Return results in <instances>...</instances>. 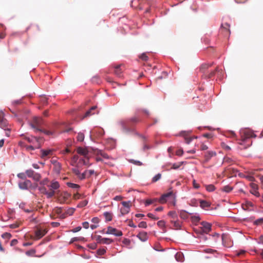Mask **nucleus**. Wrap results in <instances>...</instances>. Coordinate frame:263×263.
Listing matches in <instances>:
<instances>
[{
	"instance_id": "obj_57",
	"label": "nucleus",
	"mask_w": 263,
	"mask_h": 263,
	"mask_svg": "<svg viewBox=\"0 0 263 263\" xmlns=\"http://www.w3.org/2000/svg\"><path fill=\"white\" fill-rule=\"evenodd\" d=\"M41 101L43 104H46L47 103V98L45 97H41Z\"/></svg>"
},
{
	"instance_id": "obj_28",
	"label": "nucleus",
	"mask_w": 263,
	"mask_h": 263,
	"mask_svg": "<svg viewBox=\"0 0 263 263\" xmlns=\"http://www.w3.org/2000/svg\"><path fill=\"white\" fill-rule=\"evenodd\" d=\"M45 234L44 231H42L41 230H37L35 232V237L36 239H40L42 237H43Z\"/></svg>"
},
{
	"instance_id": "obj_43",
	"label": "nucleus",
	"mask_w": 263,
	"mask_h": 263,
	"mask_svg": "<svg viewBox=\"0 0 263 263\" xmlns=\"http://www.w3.org/2000/svg\"><path fill=\"white\" fill-rule=\"evenodd\" d=\"M83 239H84V238L82 237H73L71 239L70 243H72L74 241H81Z\"/></svg>"
},
{
	"instance_id": "obj_41",
	"label": "nucleus",
	"mask_w": 263,
	"mask_h": 263,
	"mask_svg": "<svg viewBox=\"0 0 263 263\" xmlns=\"http://www.w3.org/2000/svg\"><path fill=\"white\" fill-rule=\"evenodd\" d=\"M221 27L225 29L226 31H227L229 33H230V25L228 23H225L224 24H222L221 25Z\"/></svg>"
},
{
	"instance_id": "obj_9",
	"label": "nucleus",
	"mask_w": 263,
	"mask_h": 263,
	"mask_svg": "<svg viewBox=\"0 0 263 263\" xmlns=\"http://www.w3.org/2000/svg\"><path fill=\"white\" fill-rule=\"evenodd\" d=\"M170 200H174L173 194L171 192L162 195L159 199V202L161 203H164Z\"/></svg>"
},
{
	"instance_id": "obj_51",
	"label": "nucleus",
	"mask_w": 263,
	"mask_h": 263,
	"mask_svg": "<svg viewBox=\"0 0 263 263\" xmlns=\"http://www.w3.org/2000/svg\"><path fill=\"white\" fill-rule=\"evenodd\" d=\"M73 172L78 176V177L80 178V176H82V174L80 173L78 168L77 167H76L73 169Z\"/></svg>"
},
{
	"instance_id": "obj_22",
	"label": "nucleus",
	"mask_w": 263,
	"mask_h": 263,
	"mask_svg": "<svg viewBox=\"0 0 263 263\" xmlns=\"http://www.w3.org/2000/svg\"><path fill=\"white\" fill-rule=\"evenodd\" d=\"M97 108L96 106H93L91 107L88 110H87L85 115V117H89L92 115L95 114V112L93 111Z\"/></svg>"
},
{
	"instance_id": "obj_56",
	"label": "nucleus",
	"mask_w": 263,
	"mask_h": 263,
	"mask_svg": "<svg viewBox=\"0 0 263 263\" xmlns=\"http://www.w3.org/2000/svg\"><path fill=\"white\" fill-rule=\"evenodd\" d=\"M221 145H222L223 148H224V149L227 150V151L231 149L230 147L229 146L227 145L224 143H222Z\"/></svg>"
},
{
	"instance_id": "obj_58",
	"label": "nucleus",
	"mask_w": 263,
	"mask_h": 263,
	"mask_svg": "<svg viewBox=\"0 0 263 263\" xmlns=\"http://www.w3.org/2000/svg\"><path fill=\"white\" fill-rule=\"evenodd\" d=\"M81 230V227H77L75 228L74 229H73V230H72L71 231L73 233H76V232L80 231Z\"/></svg>"
},
{
	"instance_id": "obj_32",
	"label": "nucleus",
	"mask_w": 263,
	"mask_h": 263,
	"mask_svg": "<svg viewBox=\"0 0 263 263\" xmlns=\"http://www.w3.org/2000/svg\"><path fill=\"white\" fill-rule=\"evenodd\" d=\"M223 163H236L234 160L231 158H230L229 157H226L224 158L223 159Z\"/></svg>"
},
{
	"instance_id": "obj_50",
	"label": "nucleus",
	"mask_w": 263,
	"mask_h": 263,
	"mask_svg": "<svg viewBox=\"0 0 263 263\" xmlns=\"http://www.w3.org/2000/svg\"><path fill=\"white\" fill-rule=\"evenodd\" d=\"M138 227L139 228H145H145H147V223L145 221H141V222H140L139 223Z\"/></svg>"
},
{
	"instance_id": "obj_21",
	"label": "nucleus",
	"mask_w": 263,
	"mask_h": 263,
	"mask_svg": "<svg viewBox=\"0 0 263 263\" xmlns=\"http://www.w3.org/2000/svg\"><path fill=\"white\" fill-rule=\"evenodd\" d=\"M171 222L173 224V227L175 229H180L181 227V223L177 219L172 220Z\"/></svg>"
},
{
	"instance_id": "obj_35",
	"label": "nucleus",
	"mask_w": 263,
	"mask_h": 263,
	"mask_svg": "<svg viewBox=\"0 0 263 263\" xmlns=\"http://www.w3.org/2000/svg\"><path fill=\"white\" fill-rule=\"evenodd\" d=\"M157 201H159V199H157V198H155L153 199H147L145 201V206L149 205V204L154 203V202Z\"/></svg>"
},
{
	"instance_id": "obj_7",
	"label": "nucleus",
	"mask_w": 263,
	"mask_h": 263,
	"mask_svg": "<svg viewBox=\"0 0 263 263\" xmlns=\"http://www.w3.org/2000/svg\"><path fill=\"white\" fill-rule=\"evenodd\" d=\"M40 156L42 159H46L50 158L53 154V149H43L40 151Z\"/></svg>"
},
{
	"instance_id": "obj_30",
	"label": "nucleus",
	"mask_w": 263,
	"mask_h": 263,
	"mask_svg": "<svg viewBox=\"0 0 263 263\" xmlns=\"http://www.w3.org/2000/svg\"><path fill=\"white\" fill-rule=\"evenodd\" d=\"M104 216L107 221H109L112 220V216L111 213L108 212H105L104 213Z\"/></svg>"
},
{
	"instance_id": "obj_19",
	"label": "nucleus",
	"mask_w": 263,
	"mask_h": 263,
	"mask_svg": "<svg viewBox=\"0 0 263 263\" xmlns=\"http://www.w3.org/2000/svg\"><path fill=\"white\" fill-rule=\"evenodd\" d=\"M199 203L200 206L203 209H205V208L209 207L211 205L209 202L203 200H200Z\"/></svg>"
},
{
	"instance_id": "obj_15",
	"label": "nucleus",
	"mask_w": 263,
	"mask_h": 263,
	"mask_svg": "<svg viewBox=\"0 0 263 263\" xmlns=\"http://www.w3.org/2000/svg\"><path fill=\"white\" fill-rule=\"evenodd\" d=\"M137 237L142 241H145L148 239L147 234L146 232H141L137 235Z\"/></svg>"
},
{
	"instance_id": "obj_14",
	"label": "nucleus",
	"mask_w": 263,
	"mask_h": 263,
	"mask_svg": "<svg viewBox=\"0 0 263 263\" xmlns=\"http://www.w3.org/2000/svg\"><path fill=\"white\" fill-rule=\"evenodd\" d=\"M101 157H102L103 158H102L100 156H98L96 158V161L97 162H102L104 163L105 164H106L107 163V162L104 161V159H108V156L107 154L103 153L101 154Z\"/></svg>"
},
{
	"instance_id": "obj_1",
	"label": "nucleus",
	"mask_w": 263,
	"mask_h": 263,
	"mask_svg": "<svg viewBox=\"0 0 263 263\" xmlns=\"http://www.w3.org/2000/svg\"><path fill=\"white\" fill-rule=\"evenodd\" d=\"M43 124V120L42 118L34 117L33 118L32 121L30 123V125L31 126L32 128H34L36 131L43 132L47 135H53V132L49 130H43L41 128V127Z\"/></svg>"
},
{
	"instance_id": "obj_29",
	"label": "nucleus",
	"mask_w": 263,
	"mask_h": 263,
	"mask_svg": "<svg viewBox=\"0 0 263 263\" xmlns=\"http://www.w3.org/2000/svg\"><path fill=\"white\" fill-rule=\"evenodd\" d=\"M26 139L28 140V142H31L33 143L35 142L39 143V140H41V139L40 138H37L35 137H31L30 138L28 137V138H27Z\"/></svg>"
},
{
	"instance_id": "obj_23",
	"label": "nucleus",
	"mask_w": 263,
	"mask_h": 263,
	"mask_svg": "<svg viewBox=\"0 0 263 263\" xmlns=\"http://www.w3.org/2000/svg\"><path fill=\"white\" fill-rule=\"evenodd\" d=\"M158 226L161 228L164 232H166L165 222L164 220H159L157 222Z\"/></svg>"
},
{
	"instance_id": "obj_17",
	"label": "nucleus",
	"mask_w": 263,
	"mask_h": 263,
	"mask_svg": "<svg viewBox=\"0 0 263 263\" xmlns=\"http://www.w3.org/2000/svg\"><path fill=\"white\" fill-rule=\"evenodd\" d=\"M251 187H252V190L250 191L251 193L253 194V195H254L256 197H259V193L257 191V185L255 184H254V183H252L251 184Z\"/></svg>"
},
{
	"instance_id": "obj_12",
	"label": "nucleus",
	"mask_w": 263,
	"mask_h": 263,
	"mask_svg": "<svg viewBox=\"0 0 263 263\" xmlns=\"http://www.w3.org/2000/svg\"><path fill=\"white\" fill-rule=\"evenodd\" d=\"M201 226L200 228L203 233L207 234L211 231V223L205 222V221H203L201 223Z\"/></svg>"
},
{
	"instance_id": "obj_36",
	"label": "nucleus",
	"mask_w": 263,
	"mask_h": 263,
	"mask_svg": "<svg viewBox=\"0 0 263 263\" xmlns=\"http://www.w3.org/2000/svg\"><path fill=\"white\" fill-rule=\"evenodd\" d=\"M161 177V174L160 173H158L157 174V175H156L153 178H152V181L153 182H157V181H158L160 179Z\"/></svg>"
},
{
	"instance_id": "obj_34",
	"label": "nucleus",
	"mask_w": 263,
	"mask_h": 263,
	"mask_svg": "<svg viewBox=\"0 0 263 263\" xmlns=\"http://www.w3.org/2000/svg\"><path fill=\"white\" fill-rule=\"evenodd\" d=\"M191 219L193 223H197L199 221L200 218L198 215H195L191 217Z\"/></svg>"
},
{
	"instance_id": "obj_13",
	"label": "nucleus",
	"mask_w": 263,
	"mask_h": 263,
	"mask_svg": "<svg viewBox=\"0 0 263 263\" xmlns=\"http://www.w3.org/2000/svg\"><path fill=\"white\" fill-rule=\"evenodd\" d=\"M211 64H203L201 65L200 67V71L202 73V77H203L205 74L208 72V68L211 66Z\"/></svg>"
},
{
	"instance_id": "obj_61",
	"label": "nucleus",
	"mask_w": 263,
	"mask_h": 263,
	"mask_svg": "<svg viewBox=\"0 0 263 263\" xmlns=\"http://www.w3.org/2000/svg\"><path fill=\"white\" fill-rule=\"evenodd\" d=\"M201 149L202 151L206 150L208 148V147L207 145L202 144L201 145Z\"/></svg>"
},
{
	"instance_id": "obj_40",
	"label": "nucleus",
	"mask_w": 263,
	"mask_h": 263,
	"mask_svg": "<svg viewBox=\"0 0 263 263\" xmlns=\"http://www.w3.org/2000/svg\"><path fill=\"white\" fill-rule=\"evenodd\" d=\"M84 139V135L82 133H79L77 136V140L79 141H83Z\"/></svg>"
},
{
	"instance_id": "obj_8",
	"label": "nucleus",
	"mask_w": 263,
	"mask_h": 263,
	"mask_svg": "<svg viewBox=\"0 0 263 263\" xmlns=\"http://www.w3.org/2000/svg\"><path fill=\"white\" fill-rule=\"evenodd\" d=\"M77 152L78 154L83 156L84 158V159H83L84 164H86L88 162L87 161L88 160L87 157V155L88 153V150L86 148L79 147L77 149Z\"/></svg>"
},
{
	"instance_id": "obj_26",
	"label": "nucleus",
	"mask_w": 263,
	"mask_h": 263,
	"mask_svg": "<svg viewBox=\"0 0 263 263\" xmlns=\"http://www.w3.org/2000/svg\"><path fill=\"white\" fill-rule=\"evenodd\" d=\"M181 218L186 219L188 218V213L184 210H181L179 213Z\"/></svg>"
},
{
	"instance_id": "obj_5",
	"label": "nucleus",
	"mask_w": 263,
	"mask_h": 263,
	"mask_svg": "<svg viewBox=\"0 0 263 263\" xmlns=\"http://www.w3.org/2000/svg\"><path fill=\"white\" fill-rule=\"evenodd\" d=\"M122 206L120 209V212L122 215L128 214L132 206V203L130 201H123L121 203Z\"/></svg>"
},
{
	"instance_id": "obj_42",
	"label": "nucleus",
	"mask_w": 263,
	"mask_h": 263,
	"mask_svg": "<svg viewBox=\"0 0 263 263\" xmlns=\"http://www.w3.org/2000/svg\"><path fill=\"white\" fill-rule=\"evenodd\" d=\"M183 151L182 148H179L178 149H177L175 151V154L177 156H181L183 155Z\"/></svg>"
},
{
	"instance_id": "obj_20",
	"label": "nucleus",
	"mask_w": 263,
	"mask_h": 263,
	"mask_svg": "<svg viewBox=\"0 0 263 263\" xmlns=\"http://www.w3.org/2000/svg\"><path fill=\"white\" fill-rule=\"evenodd\" d=\"M180 135L183 136L184 137L185 141L186 143L190 144L191 141L193 140L194 137H189L187 136V133L185 132H182L181 133Z\"/></svg>"
},
{
	"instance_id": "obj_33",
	"label": "nucleus",
	"mask_w": 263,
	"mask_h": 263,
	"mask_svg": "<svg viewBox=\"0 0 263 263\" xmlns=\"http://www.w3.org/2000/svg\"><path fill=\"white\" fill-rule=\"evenodd\" d=\"M17 176L18 178L23 179L24 180H27L26 178L27 177H28L26 174V171H25V172L18 173L17 175Z\"/></svg>"
},
{
	"instance_id": "obj_31",
	"label": "nucleus",
	"mask_w": 263,
	"mask_h": 263,
	"mask_svg": "<svg viewBox=\"0 0 263 263\" xmlns=\"http://www.w3.org/2000/svg\"><path fill=\"white\" fill-rule=\"evenodd\" d=\"M216 71H217V69L215 70L211 71L210 72L208 71L203 77L205 79L211 78L214 76Z\"/></svg>"
},
{
	"instance_id": "obj_55",
	"label": "nucleus",
	"mask_w": 263,
	"mask_h": 263,
	"mask_svg": "<svg viewBox=\"0 0 263 263\" xmlns=\"http://www.w3.org/2000/svg\"><path fill=\"white\" fill-rule=\"evenodd\" d=\"M91 222H93L94 224L98 225V223L99 222V219L98 217H93L91 219Z\"/></svg>"
},
{
	"instance_id": "obj_6",
	"label": "nucleus",
	"mask_w": 263,
	"mask_h": 263,
	"mask_svg": "<svg viewBox=\"0 0 263 263\" xmlns=\"http://www.w3.org/2000/svg\"><path fill=\"white\" fill-rule=\"evenodd\" d=\"M26 174L28 178H32L35 181H39L41 178V176L39 173L31 169L26 170Z\"/></svg>"
},
{
	"instance_id": "obj_60",
	"label": "nucleus",
	"mask_w": 263,
	"mask_h": 263,
	"mask_svg": "<svg viewBox=\"0 0 263 263\" xmlns=\"http://www.w3.org/2000/svg\"><path fill=\"white\" fill-rule=\"evenodd\" d=\"M147 216L150 218H152V219H157L158 218L156 217V216H155L154 215H153V214L152 213H148L147 214Z\"/></svg>"
},
{
	"instance_id": "obj_37",
	"label": "nucleus",
	"mask_w": 263,
	"mask_h": 263,
	"mask_svg": "<svg viewBox=\"0 0 263 263\" xmlns=\"http://www.w3.org/2000/svg\"><path fill=\"white\" fill-rule=\"evenodd\" d=\"M67 184L69 187H71L72 189H78L80 187V186L78 184L71 183V182H68L67 183Z\"/></svg>"
},
{
	"instance_id": "obj_47",
	"label": "nucleus",
	"mask_w": 263,
	"mask_h": 263,
	"mask_svg": "<svg viewBox=\"0 0 263 263\" xmlns=\"http://www.w3.org/2000/svg\"><path fill=\"white\" fill-rule=\"evenodd\" d=\"M44 194H45L47 196V198H51L52 196H53V195H54V191H52V192L46 191L45 193H44Z\"/></svg>"
},
{
	"instance_id": "obj_49",
	"label": "nucleus",
	"mask_w": 263,
	"mask_h": 263,
	"mask_svg": "<svg viewBox=\"0 0 263 263\" xmlns=\"http://www.w3.org/2000/svg\"><path fill=\"white\" fill-rule=\"evenodd\" d=\"M206 190L209 192H212L215 190L214 186L212 184L206 185Z\"/></svg>"
},
{
	"instance_id": "obj_63",
	"label": "nucleus",
	"mask_w": 263,
	"mask_h": 263,
	"mask_svg": "<svg viewBox=\"0 0 263 263\" xmlns=\"http://www.w3.org/2000/svg\"><path fill=\"white\" fill-rule=\"evenodd\" d=\"M205 253H212L214 252V250L211 249H207L204 251Z\"/></svg>"
},
{
	"instance_id": "obj_54",
	"label": "nucleus",
	"mask_w": 263,
	"mask_h": 263,
	"mask_svg": "<svg viewBox=\"0 0 263 263\" xmlns=\"http://www.w3.org/2000/svg\"><path fill=\"white\" fill-rule=\"evenodd\" d=\"M216 155V153L213 152H209L208 155H205L206 159H209L210 158L212 157V156Z\"/></svg>"
},
{
	"instance_id": "obj_4",
	"label": "nucleus",
	"mask_w": 263,
	"mask_h": 263,
	"mask_svg": "<svg viewBox=\"0 0 263 263\" xmlns=\"http://www.w3.org/2000/svg\"><path fill=\"white\" fill-rule=\"evenodd\" d=\"M11 125L5 118V114L3 110H0V127L4 129H9Z\"/></svg>"
},
{
	"instance_id": "obj_46",
	"label": "nucleus",
	"mask_w": 263,
	"mask_h": 263,
	"mask_svg": "<svg viewBox=\"0 0 263 263\" xmlns=\"http://www.w3.org/2000/svg\"><path fill=\"white\" fill-rule=\"evenodd\" d=\"M88 203V201L86 200L80 202L78 205V207H79V208H82V207H84L85 206H86Z\"/></svg>"
},
{
	"instance_id": "obj_10",
	"label": "nucleus",
	"mask_w": 263,
	"mask_h": 263,
	"mask_svg": "<svg viewBox=\"0 0 263 263\" xmlns=\"http://www.w3.org/2000/svg\"><path fill=\"white\" fill-rule=\"evenodd\" d=\"M105 233L107 234L114 235L116 236H121L123 234L121 231L118 230L112 227H108Z\"/></svg>"
},
{
	"instance_id": "obj_48",
	"label": "nucleus",
	"mask_w": 263,
	"mask_h": 263,
	"mask_svg": "<svg viewBox=\"0 0 263 263\" xmlns=\"http://www.w3.org/2000/svg\"><path fill=\"white\" fill-rule=\"evenodd\" d=\"M2 237L4 239H9L11 237V235L9 233H5L2 235Z\"/></svg>"
},
{
	"instance_id": "obj_2",
	"label": "nucleus",
	"mask_w": 263,
	"mask_h": 263,
	"mask_svg": "<svg viewBox=\"0 0 263 263\" xmlns=\"http://www.w3.org/2000/svg\"><path fill=\"white\" fill-rule=\"evenodd\" d=\"M240 134L241 136V141L239 142L240 145H242L243 143L245 142L247 139L256 137V135L250 129H241L240 132Z\"/></svg>"
},
{
	"instance_id": "obj_38",
	"label": "nucleus",
	"mask_w": 263,
	"mask_h": 263,
	"mask_svg": "<svg viewBox=\"0 0 263 263\" xmlns=\"http://www.w3.org/2000/svg\"><path fill=\"white\" fill-rule=\"evenodd\" d=\"M232 190H233V187H232L231 186H229V185L224 186L222 189V190L223 191L227 192V193H229V192H231Z\"/></svg>"
},
{
	"instance_id": "obj_39",
	"label": "nucleus",
	"mask_w": 263,
	"mask_h": 263,
	"mask_svg": "<svg viewBox=\"0 0 263 263\" xmlns=\"http://www.w3.org/2000/svg\"><path fill=\"white\" fill-rule=\"evenodd\" d=\"M30 27H31L34 31H41V28L39 25H32V26H31ZM29 28H30V27H29L27 28V30Z\"/></svg>"
},
{
	"instance_id": "obj_25",
	"label": "nucleus",
	"mask_w": 263,
	"mask_h": 263,
	"mask_svg": "<svg viewBox=\"0 0 263 263\" xmlns=\"http://www.w3.org/2000/svg\"><path fill=\"white\" fill-rule=\"evenodd\" d=\"M168 216L171 217L173 220L178 219V215L177 213L174 211H170L168 214Z\"/></svg>"
},
{
	"instance_id": "obj_52",
	"label": "nucleus",
	"mask_w": 263,
	"mask_h": 263,
	"mask_svg": "<svg viewBox=\"0 0 263 263\" xmlns=\"http://www.w3.org/2000/svg\"><path fill=\"white\" fill-rule=\"evenodd\" d=\"M49 179L47 178H44L42 181L40 182V184L42 185H47L49 182Z\"/></svg>"
},
{
	"instance_id": "obj_44",
	"label": "nucleus",
	"mask_w": 263,
	"mask_h": 263,
	"mask_svg": "<svg viewBox=\"0 0 263 263\" xmlns=\"http://www.w3.org/2000/svg\"><path fill=\"white\" fill-rule=\"evenodd\" d=\"M112 240H111L109 238H103L101 239V242L103 243L109 244V243L112 242Z\"/></svg>"
},
{
	"instance_id": "obj_62",
	"label": "nucleus",
	"mask_w": 263,
	"mask_h": 263,
	"mask_svg": "<svg viewBox=\"0 0 263 263\" xmlns=\"http://www.w3.org/2000/svg\"><path fill=\"white\" fill-rule=\"evenodd\" d=\"M129 162L135 163L136 164H142V163L139 161H135L134 160H130Z\"/></svg>"
},
{
	"instance_id": "obj_11",
	"label": "nucleus",
	"mask_w": 263,
	"mask_h": 263,
	"mask_svg": "<svg viewBox=\"0 0 263 263\" xmlns=\"http://www.w3.org/2000/svg\"><path fill=\"white\" fill-rule=\"evenodd\" d=\"M32 183L29 180H25L18 183V186L22 190H28L32 186Z\"/></svg>"
},
{
	"instance_id": "obj_45",
	"label": "nucleus",
	"mask_w": 263,
	"mask_h": 263,
	"mask_svg": "<svg viewBox=\"0 0 263 263\" xmlns=\"http://www.w3.org/2000/svg\"><path fill=\"white\" fill-rule=\"evenodd\" d=\"M139 58L143 61H146L148 59V57L146 55V53H143L142 54H141L139 57Z\"/></svg>"
},
{
	"instance_id": "obj_18",
	"label": "nucleus",
	"mask_w": 263,
	"mask_h": 263,
	"mask_svg": "<svg viewBox=\"0 0 263 263\" xmlns=\"http://www.w3.org/2000/svg\"><path fill=\"white\" fill-rule=\"evenodd\" d=\"M94 173L93 170H89V171H85L84 172L82 173V176H80V178L82 179L85 178V177H88L91 175L93 174Z\"/></svg>"
},
{
	"instance_id": "obj_64",
	"label": "nucleus",
	"mask_w": 263,
	"mask_h": 263,
	"mask_svg": "<svg viewBox=\"0 0 263 263\" xmlns=\"http://www.w3.org/2000/svg\"><path fill=\"white\" fill-rule=\"evenodd\" d=\"M39 190L43 194H44L46 191H47L45 187H40L39 188Z\"/></svg>"
},
{
	"instance_id": "obj_16",
	"label": "nucleus",
	"mask_w": 263,
	"mask_h": 263,
	"mask_svg": "<svg viewBox=\"0 0 263 263\" xmlns=\"http://www.w3.org/2000/svg\"><path fill=\"white\" fill-rule=\"evenodd\" d=\"M122 65H118L115 66V74L119 77H121L122 69L121 68Z\"/></svg>"
},
{
	"instance_id": "obj_24",
	"label": "nucleus",
	"mask_w": 263,
	"mask_h": 263,
	"mask_svg": "<svg viewBox=\"0 0 263 263\" xmlns=\"http://www.w3.org/2000/svg\"><path fill=\"white\" fill-rule=\"evenodd\" d=\"M49 186L52 190H57L60 187V185L58 181H53Z\"/></svg>"
},
{
	"instance_id": "obj_53",
	"label": "nucleus",
	"mask_w": 263,
	"mask_h": 263,
	"mask_svg": "<svg viewBox=\"0 0 263 263\" xmlns=\"http://www.w3.org/2000/svg\"><path fill=\"white\" fill-rule=\"evenodd\" d=\"M106 252V250L104 248L100 249L97 251V254L99 255H103Z\"/></svg>"
},
{
	"instance_id": "obj_3",
	"label": "nucleus",
	"mask_w": 263,
	"mask_h": 263,
	"mask_svg": "<svg viewBox=\"0 0 263 263\" xmlns=\"http://www.w3.org/2000/svg\"><path fill=\"white\" fill-rule=\"evenodd\" d=\"M139 121L137 117H134L127 120H122L120 121V124L123 129L125 130H129L130 127Z\"/></svg>"
},
{
	"instance_id": "obj_27",
	"label": "nucleus",
	"mask_w": 263,
	"mask_h": 263,
	"mask_svg": "<svg viewBox=\"0 0 263 263\" xmlns=\"http://www.w3.org/2000/svg\"><path fill=\"white\" fill-rule=\"evenodd\" d=\"M175 258L176 260L178 261H183V254L181 252H177L175 254Z\"/></svg>"
},
{
	"instance_id": "obj_59",
	"label": "nucleus",
	"mask_w": 263,
	"mask_h": 263,
	"mask_svg": "<svg viewBox=\"0 0 263 263\" xmlns=\"http://www.w3.org/2000/svg\"><path fill=\"white\" fill-rule=\"evenodd\" d=\"M83 227L85 229H88L89 228V223L87 221L84 222L82 223Z\"/></svg>"
}]
</instances>
